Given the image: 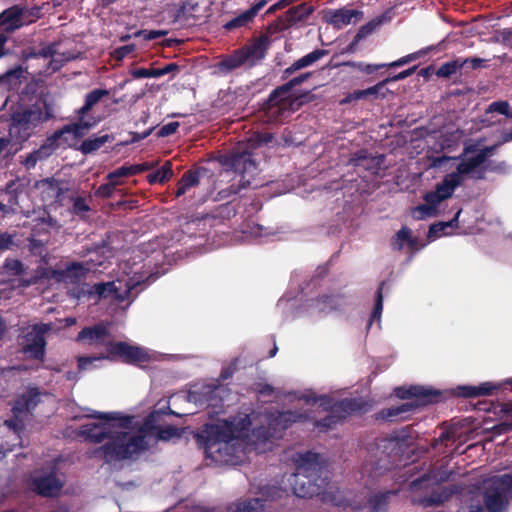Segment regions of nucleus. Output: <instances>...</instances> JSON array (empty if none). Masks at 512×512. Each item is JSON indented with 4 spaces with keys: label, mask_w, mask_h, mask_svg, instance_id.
Here are the masks:
<instances>
[{
    "label": "nucleus",
    "mask_w": 512,
    "mask_h": 512,
    "mask_svg": "<svg viewBox=\"0 0 512 512\" xmlns=\"http://www.w3.org/2000/svg\"><path fill=\"white\" fill-rule=\"evenodd\" d=\"M302 417L290 411L253 412L208 425L204 430L205 455L215 464L237 465L247 452L270 450L272 439L281 437L291 423Z\"/></svg>",
    "instance_id": "1"
},
{
    "label": "nucleus",
    "mask_w": 512,
    "mask_h": 512,
    "mask_svg": "<svg viewBox=\"0 0 512 512\" xmlns=\"http://www.w3.org/2000/svg\"><path fill=\"white\" fill-rule=\"evenodd\" d=\"M89 416L99 421L81 426L80 434L91 442L104 443L95 450V456L107 463L134 459L151 442L168 441L180 436L178 429L172 426L159 428L155 424L160 417L159 411L152 412L142 424L135 417L115 412Z\"/></svg>",
    "instance_id": "2"
},
{
    "label": "nucleus",
    "mask_w": 512,
    "mask_h": 512,
    "mask_svg": "<svg viewBox=\"0 0 512 512\" xmlns=\"http://www.w3.org/2000/svg\"><path fill=\"white\" fill-rule=\"evenodd\" d=\"M493 148L465 147L459 157H435L431 167L445 173L433 191L425 194V203L413 209V217L418 220L435 217L440 213L439 205L452 197L454 191L461 186L467 178L481 179L488 168L487 158L492 154Z\"/></svg>",
    "instance_id": "3"
},
{
    "label": "nucleus",
    "mask_w": 512,
    "mask_h": 512,
    "mask_svg": "<svg viewBox=\"0 0 512 512\" xmlns=\"http://www.w3.org/2000/svg\"><path fill=\"white\" fill-rule=\"evenodd\" d=\"M291 460L295 466V473L290 475L288 481L292 486L293 493L298 497L305 498L322 494L324 499L329 498L336 506L352 510H360L369 503L373 512L382 511L388 505L390 492L377 494L370 499L367 498V491H362L360 494L336 491L326 495L322 491L325 478L322 477L324 468L319 454L310 451L295 453Z\"/></svg>",
    "instance_id": "4"
},
{
    "label": "nucleus",
    "mask_w": 512,
    "mask_h": 512,
    "mask_svg": "<svg viewBox=\"0 0 512 512\" xmlns=\"http://www.w3.org/2000/svg\"><path fill=\"white\" fill-rule=\"evenodd\" d=\"M309 74L295 77L289 83L277 88L270 95L266 106L268 121H278L288 115L294 108L296 99L291 94V88L307 79Z\"/></svg>",
    "instance_id": "5"
},
{
    "label": "nucleus",
    "mask_w": 512,
    "mask_h": 512,
    "mask_svg": "<svg viewBox=\"0 0 512 512\" xmlns=\"http://www.w3.org/2000/svg\"><path fill=\"white\" fill-rule=\"evenodd\" d=\"M77 341L87 345L105 347L107 355L100 357H80L78 359V367L80 370L89 369L92 364L101 359L110 358V345H114L110 334L107 331V327L103 324H98L94 327L84 328L77 336Z\"/></svg>",
    "instance_id": "6"
},
{
    "label": "nucleus",
    "mask_w": 512,
    "mask_h": 512,
    "mask_svg": "<svg viewBox=\"0 0 512 512\" xmlns=\"http://www.w3.org/2000/svg\"><path fill=\"white\" fill-rule=\"evenodd\" d=\"M395 395L401 399L413 398V400L407 401L399 406L389 408L386 412H383L384 418L392 419L404 413L410 412L414 407L418 405H425L430 403L433 401V398L437 395V393L436 391L423 386H410L409 388H397L395 390Z\"/></svg>",
    "instance_id": "7"
},
{
    "label": "nucleus",
    "mask_w": 512,
    "mask_h": 512,
    "mask_svg": "<svg viewBox=\"0 0 512 512\" xmlns=\"http://www.w3.org/2000/svg\"><path fill=\"white\" fill-rule=\"evenodd\" d=\"M138 283V281L117 279L113 282L95 284L86 292L90 296H95L96 299L111 297L118 302H124L130 299L131 291Z\"/></svg>",
    "instance_id": "8"
},
{
    "label": "nucleus",
    "mask_w": 512,
    "mask_h": 512,
    "mask_svg": "<svg viewBox=\"0 0 512 512\" xmlns=\"http://www.w3.org/2000/svg\"><path fill=\"white\" fill-rule=\"evenodd\" d=\"M51 329L49 324L33 325L24 336L23 351L35 359H42L45 354L44 335Z\"/></svg>",
    "instance_id": "9"
},
{
    "label": "nucleus",
    "mask_w": 512,
    "mask_h": 512,
    "mask_svg": "<svg viewBox=\"0 0 512 512\" xmlns=\"http://www.w3.org/2000/svg\"><path fill=\"white\" fill-rule=\"evenodd\" d=\"M266 49V39H257L244 49L238 51L228 60L227 64L230 68H235L246 63L253 65L255 62L264 58Z\"/></svg>",
    "instance_id": "10"
},
{
    "label": "nucleus",
    "mask_w": 512,
    "mask_h": 512,
    "mask_svg": "<svg viewBox=\"0 0 512 512\" xmlns=\"http://www.w3.org/2000/svg\"><path fill=\"white\" fill-rule=\"evenodd\" d=\"M121 358L124 362L141 364L150 360V354L147 350L139 346H133L126 342H115L110 345V358Z\"/></svg>",
    "instance_id": "11"
},
{
    "label": "nucleus",
    "mask_w": 512,
    "mask_h": 512,
    "mask_svg": "<svg viewBox=\"0 0 512 512\" xmlns=\"http://www.w3.org/2000/svg\"><path fill=\"white\" fill-rule=\"evenodd\" d=\"M41 111H32V110H26L22 113H16L13 115V122L10 127V135L11 136H17V134H20V139L24 140L26 139L30 133L32 127L36 126L37 123L41 120Z\"/></svg>",
    "instance_id": "12"
},
{
    "label": "nucleus",
    "mask_w": 512,
    "mask_h": 512,
    "mask_svg": "<svg viewBox=\"0 0 512 512\" xmlns=\"http://www.w3.org/2000/svg\"><path fill=\"white\" fill-rule=\"evenodd\" d=\"M231 165L242 176L243 186L250 185L251 179L257 174V166L247 150L234 152L231 156Z\"/></svg>",
    "instance_id": "13"
},
{
    "label": "nucleus",
    "mask_w": 512,
    "mask_h": 512,
    "mask_svg": "<svg viewBox=\"0 0 512 512\" xmlns=\"http://www.w3.org/2000/svg\"><path fill=\"white\" fill-rule=\"evenodd\" d=\"M30 488L42 496L51 497L59 493L62 482L56 478L53 471L48 474L36 472L32 477Z\"/></svg>",
    "instance_id": "14"
},
{
    "label": "nucleus",
    "mask_w": 512,
    "mask_h": 512,
    "mask_svg": "<svg viewBox=\"0 0 512 512\" xmlns=\"http://www.w3.org/2000/svg\"><path fill=\"white\" fill-rule=\"evenodd\" d=\"M362 18V11L349 8L329 10L324 15L326 22L337 29H342L348 25H356Z\"/></svg>",
    "instance_id": "15"
},
{
    "label": "nucleus",
    "mask_w": 512,
    "mask_h": 512,
    "mask_svg": "<svg viewBox=\"0 0 512 512\" xmlns=\"http://www.w3.org/2000/svg\"><path fill=\"white\" fill-rule=\"evenodd\" d=\"M94 126V123L88 121H79L78 123L65 126L54 134L55 140L63 141L68 146H75L76 142L84 137Z\"/></svg>",
    "instance_id": "16"
},
{
    "label": "nucleus",
    "mask_w": 512,
    "mask_h": 512,
    "mask_svg": "<svg viewBox=\"0 0 512 512\" xmlns=\"http://www.w3.org/2000/svg\"><path fill=\"white\" fill-rule=\"evenodd\" d=\"M27 11L18 6L11 7L0 14V26L6 31H13L31 22L26 18Z\"/></svg>",
    "instance_id": "17"
},
{
    "label": "nucleus",
    "mask_w": 512,
    "mask_h": 512,
    "mask_svg": "<svg viewBox=\"0 0 512 512\" xmlns=\"http://www.w3.org/2000/svg\"><path fill=\"white\" fill-rule=\"evenodd\" d=\"M333 414L325 418L323 422L317 423V427L321 430L328 429L332 424H336L341 418H344L349 412L360 409V405L355 400H344L333 405Z\"/></svg>",
    "instance_id": "18"
},
{
    "label": "nucleus",
    "mask_w": 512,
    "mask_h": 512,
    "mask_svg": "<svg viewBox=\"0 0 512 512\" xmlns=\"http://www.w3.org/2000/svg\"><path fill=\"white\" fill-rule=\"evenodd\" d=\"M192 512H218L213 508L197 506ZM227 512H271L260 499H251L231 505Z\"/></svg>",
    "instance_id": "19"
},
{
    "label": "nucleus",
    "mask_w": 512,
    "mask_h": 512,
    "mask_svg": "<svg viewBox=\"0 0 512 512\" xmlns=\"http://www.w3.org/2000/svg\"><path fill=\"white\" fill-rule=\"evenodd\" d=\"M36 188L41 193L44 201L57 200L63 194L59 181L54 178H47L37 182Z\"/></svg>",
    "instance_id": "20"
},
{
    "label": "nucleus",
    "mask_w": 512,
    "mask_h": 512,
    "mask_svg": "<svg viewBox=\"0 0 512 512\" xmlns=\"http://www.w3.org/2000/svg\"><path fill=\"white\" fill-rule=\"evenodd\" d=\"M39 55L43 58H51V60L48 63L47 73H53L59 70L65 62L73 59V56L71 54L65 55L58 53L54 46H48L41 49Z\"/></svg>",
    "instance_id": "21"
},
{
    "label": "nucleus",
    "mask_w": 512,
    "mask_h": 512,
    "mask_svg": "<svg viewBox=\"0 0 512 512\" xmlns=\"http://www.w3.org/2000/svg\"><path fill=\"white\" fill-rule=\"evenodd\" d=\"M265 4V1L258 2L250 9L242 12L240 15L227 22L225 24V28L228 30H232L247 25L250 21H252V19L264 7Z\"/></svg>",
    "instance_id": "22"
},
{
    "label": "nucleus",
    "mask_w": 512,
    "mask_h": 512,
    "mask_svg": "<svg viewBox=\"0 0 512 512\" xmlns=\"http://www.w3.org/2000/svg\"><path fill=\"white\" fill-rule=\"evenodd\" d=\"M101 263H94L92 259H90V262L86 265H83L81 263H72L70 266L66 268L65 271L62 273L55 272L57 275L58 280L60 279H68L73 277H81L84 275L85 272L91 270L92 268H95L97 265H100Z\"/></svg>",
    "instance_id": "23"
},
{
    "label": "nucleus",
    "mask_w": 512,
    "mask_h": 512,
    "mask_svg": "<svg viewBox=\"0 0 512 512\" xmlns=\"http://www.w3.org/2000/svg\"><path fill=\"white\" fill-rule=\"evenodd\" d=\"M393 248L397 250L408 247L411 251L418 250L416 240L411 236V230L408 227H402L393 239Z\"/></svg>",
    "instance_id": "24"
},
{
    "label": "nucleus",
    "mask_w": 512,
    "mask_h": 512,
    "mask_svg": "<svg viewBox=\"0 0 512 512\" xmlns=\"http://www.w3.org/2000/svg\"><path fill=\"white\" fill-rule=\"evenodd\" d=\"M37 398L38 393L35 390H30L27 394L22 395L13 405L14 413L17 415L33 409L37 405Z\"/></svg>",
    "instance_id": "25"
},
{
    "label": "nucleus",
    "mask_w": 512,
    "mask_h": 512,
    "mask_svg": "<svg viewBox=\"0 0 512 512\" xmlns=\"http://www.w3.org/2000/svg\"><path fill=\"white\" fill-rule=\"evenodd\" d=\"M461 210H458L455 214L454 218L447 222H439L437 224H434L430 227L428 232V238L429 240H434L436 238H439L441 236L448 235L449 233L446 232L448 228H454L457 227L458 218L460 216Z\"/></svg>",
    "instance_id": "26"
},
{
    "label": "nucleus",
    "mask_w": 512,
    "mask_h": 512,
    "mask_svg": "<svg viewBox=\"0 0 512 512\" xmlns=\"http://www.w3.org/2000/svg\"><path fill=\"white\" fill-rule=\"evenodd\" d=\"M325 50L316 49L307 55L303 56L302 58L295 61L288 69L287 72H294L296 70L308 67L315 63L316 61L320 60L323 56L326 55Z\"/></svg>",
    "instance_id": "27"
},
{
    "label": "nucleus",
    "mask_w": 512,
    "mask_h": 512,
    "mask_svg": "<svg viewBox=\"0 0 512 512\" xmlns=\"http://www.w3.org/2000/svg\"><path fill=\"white\" fill-rule=\"evenodd\" d=\"M109 139L108 135L94 136L84 140L79 146L83 154H89L100 149Z\"/></svg>",
    "instance_id": "28"
},
{
    "label": "nucleus",
    "mask_w": 512,
    "mask_h": 512,
    "mask_svg": "<svg viewBox=\"0 0 512 512\" xmlns=\"http://www.w3.org/2000/svg\"><path fill=\"white\" fill-rule=\"evenodd\" d=\"M497 387L490 382H484L479 386L463 387V395L466 397H475L482 395H490Z\"/></svg>",
    "instance_id": "29"
},
{
    "label": "nucleus",
    "mask_w": 512,
    "mask_h": 512,
    "mask_svg": "<svg viewBox=\"0 0 512 512\" xmlns=\"http://www.w3.org/2000/svg\"><path fill=\"white\" fill-rule=\"evenodd\" d=\"M108 95L104 89H95L86 95L85 104L78 111L80 115L86 114L101 98Z\"/></svg>",
    "instance_id": "30"
},
{
    "label": "nucleus",
    "mask_w": 512,
    "mask_h": 512,
    "mask_svg": "<svg viewBox=\"0 0 512 512\" xmlns=\"http://www.w3.org/2000/svg\"><path fill=\"white\" fill-rule=\"evenodd\" d=\"M467 62L468 59H457L450 62H446L439 67L436 74L439 77H449L455 74L464 65H466Z\"/></svg>",
    "instance_id": "31"
},
{
    "label": "nucleus",
    "mask_w": 512,
    "mask_h": 512,
    "mask_svg": "<svg viewBox=\"0 0 512 512\" xmlns=\"http://www.w3.org/2000/svg\"><path fill=\"white\" fill-rule=\"evenodd\" d=\"M173 175L172 165L167 161L160 169L148 175L150 183H164Z\"/></svg>",
    "instance_id": "32"
},
{
    "label": "nucleus",
    "mask_w": 512,
    "mask_h": 512,
    "mask_svg": "<svg viewBox=\"0 0 512 512\" xmlns=\"http://www.w3.org/2000/svg\"><path fill=\"white\" fill-rule=\"evenodd\" d=\"M298 402H303L304 405L313 407L319 406L327 409L330 405L329 398L327 396L315 397L313 394H301L297 397Z\"/></svg>",
    "instance_id": "33"
},
{
    "label": "nucleus",
    "mask_w": 512,
    "mask_h": 512,
    "mask_svg": "<svg viewBox=\"0 0 512 512\" xmlns=\"http://www.w3.org/2000/svg\"><path fill=\"white\" fill-rule=\"evenodd\" d=\"M198 182V175L196 173L188 172L184 174L178 184L176 195L181 196L185 194L186 192L189 191L190 188L196 186Z\"/></svg>",
    "instance_id": "34"
},
{
    "label": "nucleus",
    "mask_w": 512,
    "mask_h": 512,
    "mask_svg": "<svg viewBox=\"0 0 512 512\" xmlns=\"http://www.w3.org/2000/svg\"><path fill=\"white\" fill-rule=\"evenodd\" d=\"M4 425L9 429V432H10L11 437L13 438L14 442H13V444L11 446H8L7 448H5L4 451L1 452L3 454V457L5 456L6 452L12 451L14 446H17V445L21 444V441H20V429H21V426L18 423V421H16V420H6L4 422Z\"/></svg>",
    "instance_id": "35"
},
{
    "label": "nucleus",
    "mask_w": 512,
    "mask_h": 512,
    "mask_svg": "<svg viewBox=\"0 0 512 512\" xmlns=\"http://www.w3.org/2000/svg\"><path fill=\"white\" fill-rule=\"evenodd\" d=\"M22 69L9 70L0 76V82L7 84L9 89L16 88L20 84V77L22 76Z\"/></svg>",
    "instance_id": "36"
},
{
    "label": "nucleus",
    "mask_w": 512,
    "mask_h": 512,
    "mask_svg": "<svg viewBox=\"0 0 512 512\" xmlns=\"http://www.w3.org/2000/svg\"><path fill=\"white\" fill-rule=\"evenodd\" d=\"M311 12V7L306 4H300L288 11L289 20L292 22L304 20Z\"/></svg>",
    "instance_id": "37"
},
{
    "label": "nucleus",
    "mask_w": 512,
    "mask_h": 512,
    "mask_svg": "<svg viewBox=\"0 0 512 512\" xmlns=\"http://www.w3.org/2000/svg\"><path fill=\"white\" fill-rule=\"evenodd\" d=\"M48 154V148L46 146H42L40 149L34 151L29 156H27V158L24 161V164L28 169L33 168L39 160L48 156Z\"/></svg>",
    "instance_id": "38"
},
{
    "label": "nucleus",
    "mask_w": 512,
    "mask_h": 512,
    "mask_svg": "<svg viewBox=\"0 0 512 512\" xmlns=\"http://www.w3.org/2000/svg\"><path fill=\"white\" fill-rule=\"evenodd\" d=\"M488 113L497 112L505 115L506 117L512 118V110L510 109L507 101H495L491 103L487 109Z\"/></svg>",
    "instance_id": "39"
},
{
    "label": "nucleus",
    "mask_w": 512,
    "mask_h": 512,
    "mask_svg": "<svg viewBox=\"0 0 512 512\" xmlns=\"http://www.w3.org/2000/svg\"><path fill=\"white\" fill-rule=\"evenodd\" d=\"M449 497V493L446 490H443L441 493H433L430 497L424 498L420 500V504L425 507H429L432 505H439L447 500Z\"/></svg>",
    "instance_id": "40"
},
{
    "label": "nucleus",
    "mask_w": 512,
    "mask_h": 512,
    "mask_svg": "<svg viewBox=\"0 0 512 512\" xmlns=\"http://www.w3.org/2000/svg\"><path fill=\"white\" fill-rule=\"evenodd\" d=\"M120 184L121 181H109L108 183L100 185L95 194L99 197L109 198L112 196L115 187Z\"/></svg>",
    "instance_id": "41"
},
{
    "label": "nucleus",
    "mask_w": 512,
    "mask_h": 512,
    "mask_svg": "<svg viewBox=\"0 0 512 512\" xmlns=\"http://www.w3.org/2000/svg\"><path fill=\"white\" fill-rule=\"evenodd\" d=\"M3 268L8 274L11 275H20L23 273V265L18 260H7Z\"/></svg>",
    "instance_id": "42"
},
{
    "label": "nucleus",
    "mask_w": 512,
    "mask_h": 512,
    "mask_svg": "<svg viewBox=\"0 0 512 512\" xmlns=\"http://www.w3.org/2000/svg\"><path fill=\"white\" fill-rule=\"evenodd\" d=\"M273 136L270 133L260 134L257 133L249 139V146L255 148L263 143H268L272 140Z\"/></svg>",
    "instance_id": "43"
},
{
    "label": "nucleus",
    "mask_w": 512,
    "mask_h": 512,
    "mask_svg": "<svg viewBox=\"0 0 512 512\" xmlns=\"http://www.w3.org/2000/svg\"><path fill=\"white\" fill-rule=\"evenodd\" d=\"M132 176L128 166H121L107 175L109 181H120L122 177Z\"/></svg>",
    "instance_id": "44"
},
{
    "label": "nucleus",
    "mask_w": 512,
    "mask_h": 512,
    "mask_svg": "<svg viewBox=\"0 0 512 512\" xmlns=\"http://www.w3.org/2000/svg\"><path fill=\"white\" fill-rule=\"evenodd\" d=\"M382 309H383V298H382L381 287H380L379 290H378L375 310H374V312H373V314L371 316V319H370V322H369V326H371V324H372V322L374 320L380 321Z\"/></svg>",
    "instance_id": "45"
},
{
    "label": "nucleus",
    "mask_w": 512,
    "mask_h": 512,
    "mask_svg": "<svg viewBox=\"0 0 512 512\" xmlns=\"http://www.w3.org/2000/svg\"><path fill=\"white\" fill-rule=\"evenodd\" d=\"M135 78H158L157 69L140 68L133 71Z\"/></svg>",
    "instance_id": "46"
},
{
    "label": "nucleus",
    "mask_w": 512,
    "mask_h": 512,
    "mask_svg": "<svg viewBox=\"0 0 512 512\" xmlns=\"http://www.w3.org/2000/svg\"><path fill=\"white\" fill-rule=\"evenodd\" d=\"M178 127H179L178 122L167 123L160 128L158 134L161 137L169 136V135L175 133L177 131Z\"/></svg>",
    "instance_id": "47"
},
{
    "label": "nucleus",
    "mask_w": 512,
    "mask_h": 512,
    "mask_svg": "<svg viewBox=\"0 0 512 512\" xmlns=\"http://www.w3.org/2000/svg\"><path fill=\"white\" fill-rule=\"evenodd\" d=\"M361 99H364L363 90H356L340 100V104L345 105Z\"/></svg>",
    "instance_id": "48"
},
{
    "label": "nucleus",
    "mask_w": 512,
    "mask_h": 512,
    "mask_svg": "<svg viewBox=\"0 0 512 512\" xmlns=\"http://www.w3.org/2000/svg\"><path fill=\"white\" fill-rule=\"evenodd\" d=\"M385 83H386V81L378 83V84H376L372 87H369L367 89H364L363 90L364 98H367L370 96L377 97L379 95V93L384 89Z\"/></svg>",
    "instance_id": "49"
},
{
    "label": "nucleus",
    "mask_w": 512,
    "mask_h": 512,
    "mask_svg": "<svg viewBox=\"0 0 512 512\" xmlns=\"http://www.w3.org/2000/svg\"><path fill=\"white\" fill-rule=\"evenodd\" d=\"M418 57H419L418 53H412V54L406 55V56L398 59L397 61H394L393 63L390 64V66H394V67L402 66L404 64L409 63L410 61L416 60Z\"/></svg>",
    "instance_id": "50"
},
{
    "label": "nucleus",
    "mask_w": 512,
    "mask_h": 512,
    "mask_svg": "<svg viewBox=\"0 0 512 512\" xmlns=\"http://www.w3.org/2000/svg\"><path fill=\"white\" fill-rule=\"evenodd\" d=\"M142 34L144 36V39L154 40V39L160 38L162 36H165L167 34V32L162 31V30H152V31H143Z\"/></svg>",
    "instance_id": "51"
},
{
    "label": "nucleus",
    "mask_w": 512,
    "mask_h": 512,
    "mask_svg": "<svg viewBox=\"0 0 512 512\" xmlns=\"http://www.w3.org/2000/svg\"><path fill=\"white\" fill-rule=\"evenodd\" d=\"M13 243L12 236L9 234L0 235V251L8 249Z\"/></svg>",
    "instance_id": "52"
},
{
    "label": "nucleus",
    "mask_w": 512,
    "mask_h": 512,
    "mask_svg": "<svg viewBox=\"0 0 512 512\" xmlns=\"http://www.w3.org/2000/svg\"><path fill=\"white\" fill-rule=\"evenodd\" d=\"M129 170L131 171V175L138 174L144 170H147L149 166L147 164H136V165H130L128 166Z\"/></svg>",
    "instance_id": "53"
},
{
    "label": "nucleus",
    "mask_w": 512,
    "mask_h": 512,
    "mask_svg": "<svg viewBox=\"0 0 512 512\" xmlns=\"http://www.w3.org/2000/svg\"><path fill=\"white\" fill-rule=\"evenodd\" d=\"M294 0H280L279 2L275 3L273 6L270 7L271 11L282 9L288 5H290Z\"/></svg>",
    "instance_id": "54"
},
{
    "label": "nucleus",
    "mask_w": 512,
    "mask_h": 512,
    "mask_svg": "<svg viewBox=\"0 0 512 512\" xmlns=\"http://www.w3.org/2000/svg\"><path fill=\"white\" fill-rule=\"evenodd\" d=\"M176 65L174 64H169V65H166L165 67L163 68H159L157 69V73H158V77H161L163 75H166L168 74L169 72H171L173 69H176Z\"/></svg>",
    "instance_id": "55"
},
{
    "label": "nucleus",
    "mask_w": 512,
    "mask_h": 512,
    "mask_svg": "<svg viewBox=\"0 0 512 512\" xmlns=\"http://www.w3.org/2000/svg\"><path fill=\"white\" fill-rule=\"evenodd\" d=\"M510 429H512V422H507V421L501 423L499 426L496 427V430L498 433H503Z\"/></svg>",
    "instance_id": "56"
},
{
    "label": "nucleus",
    "mask_w": 512,
    "mask_h": 512,
    "mask_svg": "<svg viewBox=\"0 0 512 512\" xmlns=\"http://www.w3.org/2000/svg\"><path fill=\"white\" fill-rule=\"evenodd\" d=\"M468 62L467 64H470L472 68H478L480 67L481 63L484 62L481 58H467Z\"/></svg>",
    "instance_id": "57"
},
{
    "label": "nucleus",
    "mask_w": 512,
    "mask_h": 512,
    "mask_svg": "<svg viewBox=\"0 0 512 512\" xmlns=\"http://www.w3.org/2000/svg\"><path fill=\"white\" fill-rule=\"evenodd\" d=\"M385 65H371V64H366L365 65V68L363 69L364 72H367V73H372L376 70H378L379 68L381 67H384Z\"/></svg>",
    "instance_id": "58"
},
{
    "label": "nucleus",
    "mask_w": 512,
    "mask_h": 512,
    "mask_svg": "<svg viewBox=\"0 0 512 512\" xmlns=\"http://www.w3.org/2000/svg\"><path fill=\"white\" fill-rule=\"evenodd\" d=\"M74 206H75V209L78 211H87L88 210V206L82 200H77L75 202Z\"/></svg>",
    "instance_id": "59"
},
{
    "label": "nucleus",
    "mask_w": 512,
    "mask_h": 512,
    "mask_svg": "<svg viewBox=\"0 0 512 512\" xmlns=\"http://www.w3.org/2000/svg\"><path fill=\"white\" fill-rule=\"evenodd\" d=\"M336 302L334 297H325L323 303L328 305L331 309L334 307L333 304Z\"/></svg>",
    "instance_id": "60"
},
{
    "label": "nucleus",
    "mask_w": 512,
    "mask_h": 512,
    "mask_svg": "<svg viewBox=\"0 0 512 512\" xmlns=\"http://www.w3.org/2000/svg\"><path fill=\"white\" fill-rule=\"evenodd\" d=\"M502 411L507 414L508 417L512 418V404H506L503 406Z\"/></svg>",
    "instance_id": "61"
},
{
    "label": "nucleus",
    "mask_w": 512,
    "mask_h": 512,
    "mask_svg": "<svg viewBox=\"0 0 512 512\" xmlns=\"http://www.w3.org/2000/svg\"><path fill=\"white\" fill-rule=\"evenodd\" d=\"M414 69L415 68L409 69V70H406V71H403V72L399 73L396 76V79H404V78H406L407 76H409L414 71Z\"/></svg>",
    "instance_id": "62"
},
{
    "label": "nucleus",
    "mask_w": 512,
    "mask_h": 512,
    "mask_svg": "<svg viewBox=\"0 0 512 512\" xmlns=\"http://www.w3.org/2000/svg\"><path fill=\"white\" fill-rule=\"evenodd\" d=\"M130 51L129 47H123L118 50L119 56L124 57Z\"/></svg>",
    "instance_id": "63"
},
{
    "label": "nucleus",
    "mask_w": 512,
    "mask_h": 512,
    "mask_svg": "<svg viewBox=\"0 0 512 512\" xmlns=\"http://www.w3.org/2000/svg\"><path fill=\"white\" fill-rule=\"evenodd\" d=\"M65 323L67 326H72L76 323V319L75 318H66Z\"/></svg>",
    "instance_id": "64"
}]
</instances>
